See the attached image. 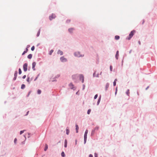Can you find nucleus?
Instances as JSON below:
<instances>
[{"label": "nucleus", "mask_w": 157, "mask_h": 157, "mask_svg": "<svg viewBox=\"0 0 157 157\" xmlns=\"http://www.w3.org/2000/svg\"><path fill=\"white\" fill-rule=\"evenodd\" d=\"M120 38V36H116L115 37V39L116 40H118Z\"/></svg>", "instance_id": "14"}, {"label": "nucleus", "mask_w": 157, "mask_h": 157, "mask_svg": "<svg viewBox=\"0 0 157 157\" xmlns=\"http://www.w3.org/2000/svg\"><path fill=\"white\" fill-rule=\"evenodd\" d=\"M118 56H119V51H117V52L116 54V58L117 59L118 58Z\"/></svg>", "instance_id": "9"}, {"label": "nucleus", "mask_w": 157, "mask_h": 157, "mask_svg": "<svg viewBox=\"0 0 157 157\" xmlns=\"http://www.w3.org/2000/svg\"><path fill=\"white\" fill-rule=\"evenodd\" d=\"M17 71H16L15 72L14 75V77H17Z\"/></svg>", "instance_id": "20"}, {"label": "nucleus", "mask_w": 157, "mask_h": 157, "mask_svg": "<svg viewBox=\"0 0 157 157\" xmlns=\"http://www.w3.org/2000/svg\"><path fill=\"white\" fill-rule=\"evenodd\" d=\"M98 127H96L95 128V130H98Z\"/></svg>", "instance_id": "41"}, {"label": "nucleus", "mask_w": 157, "mask_h": 157, "mask_svg": "<svg viewBox=\"0 0 157 157\" xmlns=\"http://www.w3.org/2000/svg\"><path fill=\"white\" fill-rule=\"evenodd\" d=\"M139 44H140V41H139Z\"/></svg>", "instance_id": "51"}, {"label": "nucleus", "mask_w": 157, "mask_h": 157, "mask_svg": "<svg viewBox=\"0 0 157 157\" xmlns=\"http://www.w3.org/2000/svg\"><path fill=\"white\" fill-rule=\"evenodd\" d=\"M60 60L62 62H66L67 59L66 58H65L64 57H62L60 58Z\"/></svg>", "instance_id": "4"}, {"label": "nucleus", "mask_w": 157, "mask_h": 157, "mask_svg": "<svg viewBox=\"0 0 157 157\" xmlns=\"http://www.w3.org/2000/svg\"><path fill=\"white\" fill-rule=\"evenodd\" d=\"M27 52V51H24L23 52V53L22 54V55H23L24 54H25V53H26Z\"/></svg>", "instance_id": "35"}, {"label": "nucleus", "mask_w": 157, "mask_h": 157, "mask_svg": "<svg viewBox=\"0 0 157 157\" xmlns=\"http://www.w3.org/2000/svg\"><path fill=\"white\" fill-rule=\"evenodd\" d=\"M110 69L111 71H112L113 69V67L112 66H110Z\"/></svg>", "instance_id": "32"}, {"label": "nucleus", "mask_w": 157, "mask_h": 157, "mask_svg": "<svg viewBox=\"0 0 157 157\" xmlns=\"http://www.w3.org/2000/svg\"><path fill=\"white\" fill-rule=\"evenodd\" d=\"M66 132L67 134L68 135L69 133V130L67 128L66 129Z\"/></svg>", "instance_id": "16"}, {"label": "nucleus", "mask_w": 157, "mask_h": 157, "mask_svg": "<svg viewBox=\"0 0 157 157\" xmlns=\"http://www.w3.org/2000/svg\"><path fill=\"white\" fill-rule=\"evenodd\" d=\"M89 157H93V155H92L90 154L89 155Z\"/></svg>", "instance_id": "44"}, {"label": "nucleus", "mask_w": 157, "mask_h": 157, "mask_svg": "<svg viewBox=\"0 0 157 157\" xmlns=\"http://www.w3.org/2000/svg\"><path fill=\"white\" fill-rule=\"evenodd\" d=\"M67 141L66 140H65L64 142V147H67Z\"/></svg>", "instance_id": "12"}, {"label": "nucleus", "mask_w": 157, "mask_h": 157, "mask_svg": "<svg viewBox=\"0 0 157 157\" xmlns=\"http://www.w3.org/2000/svg\"><path fill=\"white\" fill-rule=\"evenodd\" d=\"M36 63L35 62H34L32 63V68L33 70H35V67L36 66Z\"/></svg>", "instance_id": "5"}, {"label": "nucleus", "mask_w": 157, "mask_h": 157, "mask_svg": "<svg viewBox=\"0 0 157 157\" xmlns=\"http://www.w3.org/2000/svg\"><path fill=\"white\" fill-rule=\"evenodd\" d=\"M27 67H28V64L27 63H25L23 66V68L24 70L25 71H27Z\"/></svg>", "instance_id": "2"}, {"label": "nucleus", "mask_w": 157, "mask_h": 157, "mask_svg": "<svg viewBox=\"0 0 157 157\" xmlns=\"http://www.w3.org/2000/svg\"><path fill=\"white\" fill-rule=\"evenodd\" d=\"M39 76V74L35 78V79H34V81H35L36 80H37V78Z\"/></svg>", "instance_id": "37"}, {"label": "nucleus", "mask_w": 157, "mask_h": 157, "mask_svg": "<svg viewBox=\"0 0 157 157\" xmlns=\"http://www.w3.org/2000/svg\"><path fill=\"white\" fill-rule=\"evenodd\" d=\"M116 82H113V86H115L116 85Z\"/></svg>", "instance_id": "42"}, {"label": "nucleus", "mask_w": 157, "mask_h": 157, "mask_svg": "<svg viewBox=\"0 0 157 157\" xmlns=\"http://www.w3.org/2000/svg\"><path fill=\"white\" fill-rule=\"evenodd\" d=\"M117 91H116L115 93V94H117Z\"/></svg>", "instance_id": "53"}, {"label": "nucleus", "mask_w": 157, "mask_h": 157, "mask_svg": "<svg viewBox=\"0 0 157 157\" xmlns=\"http://www.w3.org/2000/svg\"><path fill=\"white\" fill-rule=\"evenodd\" d=\"M88 130H86L85 131V134H87V133H88Z\"/></svg>", "instance_id": "38"}, {"label": "nucleus", "mask_w": 157, "mask_h": 157, "mask_svg": "<svg viewBox=\"0 0 157 157\" xmlns=\"http://www.w3.org/2000/svg\"><path fill=\"white\" fill-rule=\"evenodd\" d=\"M27 81L29 83H30V78L28 77L27 79Z\"/></svg>", "instance_id": "21"}, {"label": "nucleus", "mask_w": 157, "mask_h": 157, "mask_svg": "<svg viewBox=\"0 0 157 157\" xmlns=\"http://www.w3.org/2000/svg\"><path fill=\"white\" fill-rule=\"evenodd\" d=\"M79 78L80 80H82V82L83 83L84 82V77L82 75H80Z\"/></svg>", "instance_id": "6"}, {"label": "nucleus", "mask_w": 157, "mask_h": 157, "mask_svg": "<svg viewBox=\"0 0 157 157\" xmlns=\"http://www.w3.org/2000/svg\"><path fill=\"white\" fill-rule=\"evenodd\" d=\"M34 48H35V47H34V46H33V47H32L31 48V50H32V51H33L34 49Z\"/></svg>", "instance_id": "31"}, {"label": "nucleus", "mask_w": 157, "mask_h": 157, "mask_svg": "<svg viewBox=\"0 0 157 157\" xmlns=\"http://www.w3.org/2000/svg\"><path fill=\"white\" fill-rule=\"evenodd\" d=\"M149 88V86H147V88L146 89V90H147V89Z\"/></svg>", "instance_id": "49"}, {"label": "nucleus", "mask_w": 157, "mask_h": 157, "mask_svg": "<svg viewBox=\"0 0 157 157\" xmlns=\"http://www.w3.org/2000/svg\"><path fill=\"white\" fill-rule=\"evenodd\" d=\"M91 110L90 109H89L87 111V114H90V113L91 112Z\"/></svg>", "instance_id": "27"}, {"label": "nucleus", "mask_w": 157, "mask_h": 157, "mask_svg": "<svg viewBox=\"0 0 157 157\" xmlns=\"http://www.w3.org/2000/svg\"><path fill=\"white\" fill-rule=\"evenodd\" d=\"M76 126V133L78 132V130L79 129V127L77 124H76L75 125Z\"/></svg>", "instance_id": "10"}, {"label": "nucleus", "mask_w": 157, "mask_h": 157, "mask_svg": "<svg viewBox=\"0 0 157 157\" xmlns=\"http://www.w3.org/2000/svg\"><path fill=\"white\" fill-rule=\"evenodd\" d=\"M135 32V30H133L129 34V37L127 38V39L128 40H130L131 38L133 36Z\"/></svg>", "instance_id": "1"}, {"label": "nucleus", "mask_w": 157, "mask_h": 157, "mask_svg": "<svg viewBox=\"0 0 157 157\" xmlns=\"http://www.w3.org/2000/svg\"><path fill=\"white\" fill-rule=\"evenodd\" d=\"M117 79H115V80H114V82H116V81H117Z\"/></svg>", "instance_id": "46"}, {"label": "nucleus", "mask_w": 157, "mask_h": 157, "mask_svg": "<svg viewBox=\"0 0 157 157\" xmlns=\"http://www.w3.org/2000/svg\"><path fill=\"white\" fill-rule=\"evenodd\" d=\"M69 86H73V84L71 83L70 84Z\"/></svg>", "instance_id": "39"}, {"label": "nucleus", "mask_w": 157, "mask_h": 157, "mask_svg": "<svg viewBox=\"0 0 157 157\" xmlns=\"http://www.w3.org/2000/svg\"><path fill=\"white\" fill-rule=\"evenodd\" d=\"M18 73L19 74H21V71L20 68L19 69Z\"/></svg>", "instance_id": "24"}, {"label": "nucleus", "mask_w": 157, "mask_h": 157, "mask_svg": "<svg viewBox=\"0 0 157 157\" xmlns=\"http://www.w3.org/2000/svg\"><path fill=\"white\" fill-rule=\"evenodd\" d=\"M101 100V97H100L98 101V105L99 103L100 102Z\"/></svg>", "instance_id": "28"}, {"label": "nucleus", "mask_w": 157, "mask_h": 157, "mask_svg": "<svg viewBox=\"0 0 157 157\" xmlns=\"http://www.w3.org/2000/svg\"><path fill=\"white\" fill-rule=\"evenodd\" d=\"M26 75H24L23 76L22 78H23L24 79L26 78Z\"/></svg>", "instance_id": "43"}, {"label": "nucleus", "mask_w": 157, "mask_h": 157, "mask_svg": "<svg viewBox=\"0 0 157 157\" xmlns=\"http://www.w3.org/2000/svg\"><path fill=\"white\" fill-rule=\"evenodd\" d=\"M16 78H17V77H14V78L13 79V80H15L16 79Z\"/></svg>", "instance_id": "45"}, {"label": "nucleus", "mask_w": 157, "mask_h": 157, "mask_svg": "<svg viewBox=\"0 0 157 157\" xmlns=\"http://www.w3.org/2000/svg\"><path fill=\"white\" fill-rule=\"evenodd\" d=\"M25 131V130H24L23 131H21L20 132V135L22 133H23L24 132V131Z\"/></svg>", "instance_id": "29"}, {"label": "nucleus", "mask_w": 157, "mask_h": 157, "mask_svg": "<svg viewBox=\"0 0 157 157\" xmlns=\"http://www.w3.org/2000/svg\"><path fill=\"white\" fill-rule=\"evenodd\" d=\"M61 155L63 157H64L65 156V155L63 151L62 152Z\"/></svg>", "instance_id": "17"}, {"label": "nucleus", "mask_w": 157, "mask_h": 157, "mask_svg": "<svg viewBox=\"0 0 157 157\" xmlns=\"http://www.w3.org/2000/svg\"><path fill=\"white\" fill-rule=\"evenodd\" d=\"M30 94V92H29V94H28V96H29V95Z\"/></svg>", "instance_id": "52"}, {"label": "nucleus", "mask_w": 157, "mask_h": 157, "mask_svg": "<svg viewBox=\"0 0 157 157\" xmlns=\"http://www.w3.org/2000/svg\"><path fill=\"white\" fill-rule=\"evenodd\" d=\"M57 53L58 54H60L61 55H63V52L60 51V50H58Z\"/></svg>", "instance_id": "11"}, {"label": "nucleus", "mask_w": 157, "mask_h": 157, "mask_svg": "<svg viewBox=\"0 0 157 157\" xmlns=\"http://www.w3.org/2000/svg\"><path fill=\"white\" fill-rule=\"evenodd\" d=\"M97 97H98V95L97 94L95 95L94 97V99H96L97 98Z\"/></svg>", "instance_id": "33"}, {"label": "nucleus", "mask_w": 157, "mask_h": 157, "mask_svg": "<svg viewBox=\"0 0 157 157\" xmlns=\"http://www.w3.org/2000/svg\"><path fill=\"white\" fill-rule=\"evenodd\" d=\"M41 93V91L40 90H37V93L38 94H40Z\"/></svg>", "instance_id": "25"}, {"label": "nucleus", "mask_w": 157, "mask_h": 157, "mask_svg": "<svg viewBox=\"0 0 157 157\" xmlns=\"http://www.w3.org/2000/svg\"><path fill=\"white\" fill-rule=\"evenodd\" d=\"M68 30L69 31V32H71L73 30V28H71V29H68Z\"/></svg>", "instance_id": "26"}, {"label": "nucleus", "mask_w": 157, "mask_h": 157, "mask_svg": "<svg viewBox=\"0 0 157 157\" xmlns=\"http://www.w3.org/2000/svg\"><path fill=\"white\" fill-rule=\"evenodd\" d=\"M77 75H72V77L73 79H76L77 78Z\"/></svg>", "instance_id": "15"}, {"label": "nucleus", "mask_w": 157, "mask_h": 157, "mask_svg": "<svg viewBox=\"0 0 157 157\" xmlns=\"http://www.w3.org/2000/svg\"><path fill=\"white\" fill-rule=\"evenodd\" d=\"M117 87L116 89V91L117 92Z\"/></svg>", "instance_id": "48"}, {"label": "nucleus", "mask_w": 157, "mask_h": 157, "mask_svg": "<svg viewBox=\"0 0 157 157\" xmlns=\"http://www.w3.org/2000/svg\"><path fill=\"white\" fill-rule=\"evenodd\" d=\"M28 51V49L27 48H26V51H27V52Z\"/></svg>", "instance_id": "47"}, {"label": "nucleus", "mask_w": 157, "mask_h": 157, "mask_svg": "<svg viewBox=\"0 0 157 157\" xmlns=\"http://www.w3.org/2000/svg\"><path fill=\"white\" fill-rule=\"evenodd\" d=\"M32 54H29L28 56V58L29 59H31V58H32Z\"/></svg>", "instance_id": "13"}, {"label": "nucleus", "mask_w": 157, "mask_h": 157, "mask_svg": "<svg viewBox=\"0 0 157 157\" xmlns=\"http://www.w3.org/2000/svg\"><path fill=\"white\" fill-rule=\"evenodd\" d=\"M129 93H130V92H129V90H128L126 92V94H127L129 96Z\"/></svg>", "instance_id": "19"}, {"label": "nucleus", "mask_w": 157, "mask_h": 157, "mask_svg": "<svg viewBox=\"0 0 157 157\" xmlns=\"http://www.w3.org/2000/svg\"><path fill=\"white\" fill-rule=\"evenodd\" d=\"M77 140H75V144H77Z\"/></svg>", "instance_id": "50"}, {"label": "nucleus", "mask_w": 157, "mask_h": 157, "mask_svg": "<svg viewBox=\"0 0 157 157\" xmlns=\"http://www.w3.org/2000/svg\"><path fill=\"white\" fill-rule=\"evenodd\" d=\"M109 84L108 83H107L106 86V88H107L109 87Z\"/></svg>", "instance_id": "34"}, {"label": "nucleus", "mask_w": 157, "mask_h": 157, "mask_svg": "<svg viewBox=\"0 0 157 157\" xmlns=\"http://www.w3.org/2000/svg\"><path fill=\"white\" fill-rule=\"evenodd\" d=\"M56 17V15L54 14H52L51 16L49 17V19L50 20H52L53 19H54Z\"/></svg>", "instance_id": "3"}, {"label": "nucleus", "mask_w": 157, "mask_h": 157, "mask_svg": "<svg viewBox=\"0 0 157 157\" xmlns=\"http://www.w3.org/2000/svg\"><path fill=\"white\" fill-rule=\"evenodd\" d=\"M25 87V86L24 84H22L21 86V88L22 89H23Z\"/></svg>", "instance_id": "23"}, {"label": "nucleus", "mask_w": 157, "mask_h": 157, "mask_svg": "<svg viewBox=\"0 0 157 157\" xmlns=\"http://www.w3.org/2000/svg\"><path fill=\"white\" fill-rule=\"evenodd\" d=\"M40 30H39L37 33V36H39L40 34Z\"/></svg>", "instance_id": "30"}, {"label": "nucleus", "mask_w": 157, "mask_h": 157, "mask_svg": "<svg viewBox=\"0 0 157 157\" xmlns=\"http://www.w3.org/2000/svg\"><path fill=\"white\" fill-rule=\"evenodd\" d=\"M53 52V50H51L49 52V54L50 55H51L52 54V53Z\"/></svg>", "instance_id": "22"}, {"label": "nucleus", "mask_w": 157, "mask_h": 157, "mask_svg": "<svg viewBox=\"0 0 157 157\" xmlns=\"http://www.w3.org/2000/svg\"><path fill=\"white\" fill-rule=\"evenodd\" d=\"M17 139L16 138H15L14 140V143L15 144L16 143V142L17 141Z\"/></svg>", "instance_id": "40"}, {"label": "nucleus", "mask_w": 157, "mask_h": 157, "mask_svg": "<svg viewBox=\"0 0 157 157\" xmlns=\"http://www.w3.org/2000/svg\"><path fill=\"white\" fill-rule=\"evenodd\" d=\"M95 74V73H94V74H93V75H94H94Z\"/></svg>", "instance_id": "54"}, {"label": "nucleus", "mask_w": 157, "mask_h": 157, "mask_svg": "<svg viewBox=\"0 0 157 157\" xmlns=\"http://www.w3.org/2000/svg\"><path fill=\"white\" fill-rule=\"evenodd\" d=\"M87 138V134H85L84 135V141L85 144L86 142Z\"/></svg>", "instance_id": "8"}, {"label": "nucleus", "mask_w": 157, "mask_h": 157, "mask_svg": "<svg viewBox=\"0 0 157 157\" xmlns=\"http://www.w3.org/2000/svg\"><path fill=\"white\" fill-rule=\"evenodd\" d=\"M48 148V146L46 144L45 145V148H44V151H46V150Z\"/></svg>", "instance_id": "18"}, {"label": "nucleus", "mask_w": 157, "mask_h": 157, "mask_svg": "<svg viewBox=\"0 0 157 157\" xmlns=\"http://www.w3.org/2000/svg\"><path fill=\"white\" fill-rule=\"evenodd\" d=\"M94 157H98V155L96 153H94Z\"/></svg>", "instance_id": "36"}, {"label": "nucleus", "mask_w": 157, "mask_h": 157, "mask_svg": "<svg viewBox=\"0 0 157 157\" xmlns=\"http://www.w3.org/2000/svg\"><path fill=\"white\" fill-rule=\"evenodd\" d=\"M74 54L77 57H80L81 56V55L78 52H76Z\"/></svg>", "instance_id": "7"}]
</instances>
